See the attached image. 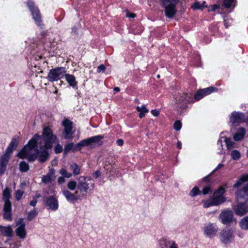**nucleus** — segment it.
<instances>
[{"mask_svg":"<svg viewBox=\"0 0 248 248\" xmlns=\"http://www.w3.org/2000/svg\"><path fill=\"white\" fill-rule=\"evenodd\" d=\"M41 140L39 135H35L17 154V156L21 159L27 158L30 161H33L38 157L41 162H45L48 159V153L43 148Z\"/></svg>","mask_w":248,"mask_h":248,"instance_id":"f257e3e1","label":"nucleus"},{"mask_svg":"<svg viewBox=\"0 0 248 248\" xmlns=\"http://www.w3.org/2000/svg\"><path fill=\"white\" fill-rule=\"evenodd\" d=\"M237 200L239 204L234 209L235 214L242 216L248 212V208L245 203L248 202V184L236 193Z\"/></svg>","mask_w":248,"mask_h":248,"instance_id":"f03ea898","label":"nucleus"},{"mask_svg":"<svg viewBox=\"0 0 248 248\" xmlns=\"http://www.w3.org/2000/svg\"><path fill=\"white\" fill-rule=\"evenodd\" d=\"M41 138L42 145H43V148L47 151V149H51L52 144L55 143L57 140V137L53 134L51 129L48 127H45L43 129Z\"/></svg>","mask_w":248,"mask_h":248,"instance_id":"7ed1b4c3","label":"nucleus"},{"mask_svg":"<svg viewBox=\"0 0 248 248\" xmlns=\"http://www.w3.org/2000/svg\"><path fill=\"white\" fill-rule=\"evenodd\" d=\"M180 0H160V4L164 9L166 16L172 18L177 12L176 5Z\"/></svg>","mask_w":248,"mask_h":248,"instance_id":"20e7f679","label":"nucleus"},{"mask_svg":"<svg viewBox=\"0 0 248 248\" xmlns=\"http://www.w3.org/2000/svg\"><path fill=\"white\" fill-rule=\"evenodd\" d=\"M90 179L84 176H80L78 181V187L76 191H78L81 198L84 197L89 191L90 187H93V184L90 183Z\"/></svg>","mask_w":248,"mask_h":248,"instance_id":"39448f33","label":"nucleus"},{"mask_svg":"<svg viewBox=\"0 0 248 248\" xmlns=\"http://www.w3.org/2000/svg\"><path fill=\"white\" fill-rule=\"evenodd\" d=\"M103 137L101 135L93 136L80 141L77 144V147L89 146L91 148H94L96 146H100L102 144L101 141Z\"/></svg>","mask_w":248,"mask_h":248,"instance_id":"423d86ee","label":"nucleus"},{"mask_svg":"<svg viewBox=\"0 0 248 248\" xmlns=\"http://www.w3.org/2000/svg\"><path fill=\"white\" fill-rule=\"evenodd\" d=\"M66 73L64 67H58L50 70L48 74L47 78L49 81L53 82L62 78Z\"/></svg>","mask_w":248,"mask_h":248,"instance_id":"0eeeda50","label":"nucleus"},{"mask_svg":"<svg viewBox=\"0 0 248 248\" xmlns=\"http://www.w3.org/2000/svg\"><path fill=\"white\" fill-rule=\"evenodd\" d=\"M192 94L191 93H183L179 94L175 97V104L176 108L184 107L185 104L187 102H190V99L192 98Z\"/></svg>","mask_w":248,"mask_h":248,"instance_id":"6e6552de","label":"nucleus"},{"mask_svg":"<svg viewBox=\"0 0 248 248\" xmlns=\"http://www.w3.org/2000/svg\"><path fill=\"white\" fill-rule=\"evenodd\" d=\"M62 125L64 127L63 136L66 139H72L73 133L72 130V122L68 119H65L62 122Z\"/></svg>","mask_w":248,"mask_h":248,"instance_id":"1a4fd4ad","label":"nucleus"},{"mask_svg":"<svg viewBox=\"0 0 248 248\" xmlns=\"http://www.w3.org/2000/svg\"><path fill=\"white\" fill-rule=\"evenodd\" d=\"M17 228L15 230V232L17 236L21 239H24L27 235L25 229V223L23 218H20L16 222Z\"/></svg>","mask_w":248,"mask_h":248,"instance_id":"9d476101","label":"nucleus"},{"mask_svg":"<svg viewBox=\"0 0 248 248\" xmlns=\"http://www.w3.org/2000/svg\"><path fill=\"white\" fill-rule=\"evenodd\" d=\"M27 3L35 22L38 25H40L41 20L39 10L34 6V3L32 1H29Z\"/></svg>","mask_w":248,"mask_h":248,"instance_id":"9b49d317","label":"nucleus"},{"mask_svg":"<svg viewBox=\"0 0 248 248\" xmlns=\"http://www.w3.org/2000/svg\"><path fill=\"white\" fill-rule=\"evenodd\" d=\"M219 217L221 222L224 224L230 223L233 217V213L231 210H223L220 214Z\"/></svg>","mask_w":248,"mask_h":248,"instance_id":"f8f14e48","label":"nucleus"},{"mask_svg":"<svg viewBox=\"0 0 248 248\" xmlns=\"http://www.w3.org/2000/svg\"><path fill=\"white\" fill-rule=\"evenodd\" d=\"M62 193L66 200L69 202H74L81 198L78 193V191H76L74 193H72L67 190H65L63 191Z\"/></svg>","mask_w":248,"mask_h":248,"instance_id":"ddd939ff","label":"nucleus"},{"mask_svg":"<svg viewBox=\"0 0 248 248\" xmlns=\"http://www.w3.org/2000/svg\"><path fill=\"white\" fill-rule=\"evenodd\" d=\"M245 117L242 113L234 112L232 113L230 122L232 124H238L244 122Z\"/></svg>","mask_w":248,"mask_h":248,"instance_id":"4468645a","label":"nucleus"},{"mask_svg":"<svg viewBox=\"0 0 248 248\" xmlns=\"http://www.w3.org/2000/svg\"><path fill=\"white\" fill-rule=\"evenodd\" d=\"M161 248H178L177 244L172 240L167 238H162L159 241Z\"/></svg>","mask_w":248,"mask_h":248,"instance_id":"2eb2a0df","label":"nucleus"},{"mask_svg":"<svg viewBox=\"0 0 248 248\" xmlns=\"http://www.w3.org/2000/svg\"><path fill=\"white\" fill-rule=\"evenodd\" d=\"M216 223H209L203 228L204 234L211 238L216 233Z\"/></svg>","mask_w":248,"mask_h":248,"instance_id":"dca6fc26","label":"nucleus"},{"mask_svg":"<svg viewBox=\"0 0 248 248\" xmlns=\"http://www.w3.org/2000/svg\"><path fill=\"white\" fill-rule=\"evenodd\" d=\"M11 155L5 154L1 157L0 159V174L2 175L4 173L6 170V166L8 164L9 159L10 158Z\"/></svg>","mask_w":248,"mask_h":248,"instance_id":"f3484780","label":"nucleus"},{"mask_svg":"<svg viewBox=\"0 0 248 248\" xmlns=\"http://www.w3.org/2000/svg\"><path fill=\"white\" fill-rule=\"evenodd\" d=\"M232 237V232L229 228H226L220 234V239L224 243H228Z\"/></svg>","mask_w":248,"mask_h":248,"instance_id":"a211bd4d","label":"nucleus"},{"mask_svg":"<svg viewBox=\"0 0 248 248\" xmlns=\"http://www.w3.org/2000/svg\"><path fill=\"white\" fill-rule=\"evenodd\" d=\"M225 188L223 186L218 188V205L223 203L227 201V198L225 196Z\"/></svg>","mask_w":248,"mask_h":248,"instance_id":"6ab92c4d","label":"nucleus"},{"mask_svg":"<svg viewBox=\"0 0 248 248\" xmlns=\"http://www.w3.org/2000/svg\"><path fill=\"white\" fill-rule=\"evenodd\" d=\"M18 144V138H13L8 147L6 150L5 153L7 154H8L11 155V154L13 153V151L15 150Z\"/></svg>","mask_w":248,"mask_h":248,"instance_id":"aec40b11","label":"nucleus"},{"mask_svg":"<svg viewBox=\"0 0 248 248\" xmlns=\"http://www.w3.org/2000/svg\"><path fill=\"white\" fill-rule=\"evenodd\" d=\"M46 203L49 208L53 210H55L58 208V202L53 196H50L48 198Z\"/></svg>","mask_w":248,"mask_h":248,"instance_id":"412c9836","label":"nucleus"},{"mask_svg":"<svg viewBox=\"0 0 248 248\" xmlns=\"http://www.w3.org/2000/svg\"><path fill=\"white\" fill-rule=\"evenodd\" d=\"M0 235L7 237H12L13 235V229L10 226L6 227L0 226Z\"/></svg>","mask_w":248,"mask_h":248,"instance_id":"4be33fe9","label":"nucleus"},{"mask_svg":"<svg viewBox=\"0 0 248 248\" xmlns=\"http://www.w3.org/2000/svg\"><path fill=\"white\" fill-rule=\"evenodd\" d=\"M246 130L245 128L241 127L239 128L237 132L233 135V139L235 141H239L242 140L245 134H246Z\"/></svg>","mask_w":248,"mask_h":248,"instance_id":"5701e85b","label":"nucleus"},{"mask_svg":"<svg viewBox=\"0 0 248 248\" xmlns=\"http://www.w3.org/2000/svg\"><path fill=\"white\" fill-rule=\"evenodd\" d=\"M217 196L216 195V192H215L213 194V197L209 199L204 202L203 207L204 208H208L210 206L216 205L217 204Z\"/></svg>","mask_w":248,"mask_h":248,"instance_id":"b1692460","label":"nucleus"},{"mask_svg":"<svg viewBox=\"0 0 248 248\" xmlns=\"http://www.w3.org/2000/svg\"><path fill=\"white\" fill-rule=\"evenodd\" d=\"M136 110L140 112L139 117L140 118H142L144 117L145 114L149 112V110L146 108L145 105L137 106L136 107Z\"/></svg>","mask_w":248,"mask_h":248,"instance_id":"393cba45","label":"nucleus"},{"mask_svg":"<svg viewBox=\"0 0 248 248\" xmlns=\"http://www.w3.org/2000/svg\"><path fill=\"white\" fill-rule=\"evenodd\" d=\"M65 78L67 82L71 86L75 87L77 85L75 77L72 75L66 74Z\"/></svg>","mask_w":248,"mask_h":248,"instance_id":"a878e982","label":"nucleus"},{"mask_svg":"<svg viewBox=\"0 0 248 248\" xmlns=\"http://www.w3.org/2000/svg\"><path fill=\"white\" fill-rule=\"evenodd\" d=\"M81 147H77V144L74 145L73 143H70L66 145L64 147V152L65 153L69 152L70 151L73 150L74 151L77 150H80Z\"/></svg>","mask_w":248,"mask_h":248,"instance_id":"bb28decb","label":"nucleus"},{"mask_svg":"<svg viewBox=\"0 0 248 248\" xmlns=\"http://www.w3.org/2000/svg\"><path fill=\"white\" fill-rule=\"evenodd\" d=\"M248 181V174L243 175L237 180V181L234 184L233 187H238L245 182Z\"/></svg>","mask_w":248,"mask_h":248,"instance_id":"cd10ccee","label":"nucleus"},{"mask_svg":"<svg viewBox=\"0 0 248 248\" xmlns=\"http://www.w3.org/2000/svg\"><path fill=\"white\" fill-rule=\"evenodd\" d=\"M206 2L203 1L201 4L199 2H195L192 6L191 8L194 10H202L205 7H207V6L205 4Z\"/></svg>","mask_w":248,"mask_h":248,"instance_id":"c85d7f7f","label":"nucleus"},{"mask_svg":"<svg viewBox=\"0 0 248 248\" xmlns=\"http://www.w3.org/2000/svg\"><path fill=\"white\" fill-rule=\"evenodd\" d=\"M70 168L75 175H78L80 173V169L76 164H71L70 166Z\"/></svg>","mask_w":248,"mask_h":248,"instance_id":"c756f323","label":"nucleus"},{"mask_svg":"<svg viewBox=\"0 0 248 248\" xmlns=\"http://www.w3.org/2000/svg\"><path fill=\"white\" fill-rule=\"evenodd\" d=\"M241 227L244 230L248 229V217H246L241 219L240 221Z\"/></svg>","mask_w":248,"mask_h":248,"instance_id":"7c9ffc66","label":"nucleus"},{"mask_svg":"<svg viewBox=\"0 0 248 248\" xmlns=\"http://www.w3.org/2000/svg\"><path fill=\"white\" fill-rule=\"evenodd\" d=\"M11 198V191L8 188H5V189L3 192V198L4 201H9L10 198Z\"/></svg>","mask_w":248,"mask_h":248,"instance_id":"2f4dec72","label":"nucleus"},{"mask_svg":"<svg viewBox=\"0 0 248 248\" xmlns=\"http://www.w3.org/2000/svg\"><path fill=\"white\" fill-rule=\"evenodd\" d=\"M202 89H200L197 91V92L195 93L194 95V98L196 100H199L202 99L203 97L205 96Z\"/></svg>","mask_w":248,"mask_h":248,"instance_id":"473e14b6","label":"nucleus"},{"mask_svg":"<svg viewBox=\"0 0 248 248\" xmlns=\"http://www.w3.org/2000/svg\"><path fill=\"white\" fill-rule=\"evenodd\" d=\"M233 3V0H224L223 6L227 9L230 8L232 7H233L234 6Z\"/></svg>","mask_w":248,"mask_h":248,"instance_id":"72a5a7b5","label":"nucleus"},{"mask_svg":"<svg viewBox=\"0 0 248 248\" xmlns=\"http://www.w3.org/2000/svg\"><path fill=\"white\" fill-rule=\"evenodd\" d=\"M67 187L71 190H74L78 187V183L75 181H70L67 184Z\"/></svg>","mask_w":248,"mask_h":248,"instance_id":"f704fd0d","label":"nucleus"},{"mask_svg":"<svg viewBox=\"0 0 248 248\" xmlns=\"http://www.w3.org/2000/svg\"><path fill=\"white\" fill-rule=\"evenodd\" d=\"M216 88L213 87H210L202 89V90L204 93L205 96L211 94L212 93L216 91Z\"/></svg>","mask_w":248,"mask_h":248,"instance_id":"c9c22d12","label":"nucleus"},{"mask_svg":"<svg viewBox=\"0 0 248 248\" xmlns=\"http://www.w3.org/2000/svg\"><path fill=\"white\" fill-rule=\"evenodd\" d=\"M60 173L64 177L69 178L72 176V173L68 172L65 169H61Z\"/></svg>","mask_w":248,"mask_h":248,"instance_id":"e433bc0d","label":"nucleus"},{"mask_svg":"<svg viewBox=\"0 0 248 248\" xmlns=\"http://www.w3.org/2000/svg\"><path fill=\"white\" fill-rule=\"evenodd\" d=\"M19 167L20 170L23 172H25L27 171L29 169L28 164L24 161H22L20 163Z\"/></svg>","mask_w":248,"mask_h":248,"instance_id":"4c0bfd02","label":"nucleus"},{"mask_svg":"<svg viewBox=\"0 0 248 248\" xmlns=\"http://www.w3.org/2000/svg\"><path fill=\"white\" fill-rule=\"evenodd\" d=\"M53 173H54L53 171H52L51 174L49 173V174H47L46 175H45V176H43V177L42 178V182L45 183H48L49 182H51V175Z\"/></svg>","mask_w":248,"mask_h":248,"instance_id":"58836bf2","label":"nucleus"},{"mask_svg":"<svg viewBox=\"0 0 248 248\" xmlns=\"http://www.w3.org/2000/svg\"><path fill=\"white\" fill-rule=\"evenodd\" d=\"M231 156L234 160H238L240 157V154L237 150H233L231 154Z\"/></svg>","mask_w":248,"mask_h":248,"instance_id":"ea45409f","label":"nucleus"},{"mask_svg":"<svg viewBox=\"0 0 248 248\" xmlns=\"http://www.w3.org/2000/svg\"><path fill=\"white\" fill-rule=\"evenodd\" d=\"M226 146L228 149L234 147L235 143L229 138H227L225 140Z\"/></svg>","mask_w":248,"mask_h":248,"instance_id":"a19ab883","label":"nucleus"},{"mask_svg":"<svg viewBox=\"0 0 248 248\" xmlns=\"http://www.w3.org/2000/svg\"><path fill=\"white\" fill-rule=\"evenodd\" d=\"M201 193L200 190L197 187H194L190 191V195L191 197H194Z\"/></svg>","mask_w":248,"mask_h":248,"instance_id":"79ce46f5","label":"nucleus"},{"mask_svg":"<svg viewBox=\"0 0 248 248\" xmlns=\"http://www.w3.org/2000/svg\"><path fill=\"white\" fill-rule=\"evenodd\" d=\"M3 217L7 220H11L12 218L11 211H4Z\"/></svg>","mask_w":248,"mask_h":248,"instance_id":"37998d69","label":"nucleus"},{"mask_svg":"<svg viewBox=\"0 0 248 248\" xmlns=\"http://www.w3.org/2000/svg\"><path fill=\"white\" fill-rule=\"evenodd\" d=\"M3 210L4 211L11 210V203L10 201H5Z\"/></svg>","mask_w":248,"mask_h":248,"instance_id":"c03bdc74","label":"nucleus"},{"mask_svg":"<svg viewBox=\"0 0 248 248\" xmlns=\"http://www.w3.org/2000/svg\"><path fill=\"white\" fill-rule=\"evenodd\" d=\"M37 215V212L35 210L31 211L28 214V219L30 220L32 219Z\"/></svg>","mask_w":248,"mask_h":248,"instance_id":"a18cd8bd","label":"nucleus"},{"mask_svg":"<svg viewBox=\"0 0 248 248\" xmlns=\"http://www.w3.org/2000/svg\"><path fill=\"white\" fill-rule=\"evenodd\" d=\"M174 128L177 130L178 131L180 130L182 127V123L180 121H176L173 124Z\"/></svg>","mask_w":248,"mask_h":248,"instance_id":"49530a36","label":"nucleus"},{"mask_svg":"<svg viewBox=\"0 0 248 248\" xmlns=\"http://www.w3.org/2000/svg\"><path fill=\"white\" fill-rule=\"evenodd\" d=\"M24 193V191L20 190H18L16 192V198L17 200H19L23 194Z\"/></svg>","mask_w":248,"mask_h":248,"instance_id":"de8ad7c7","label":"nucleus"},{"mask_svg":"<svg viewBox=\"0 0 248 248\" xmlns=\"http://www.w3.org/2000/svg\"><path fill=\"white\" fill-rule=\"evenodd\" d=\"M55 152L56 153H61L62 151V147L60 144H57L55 148Z\"/></svg>","mask_w":248,"mask_h":248,"instance_id":"09e8293b","label":"nucleus"},{"mask_svg":"<svg viewBox=\"0 0 248 248\" xmlns=\"http://www.w3.org/2000/svg\"><path fill=\"white\" fill-rule=\"evenodd\" d=\"M211 187L209 186H206L204 187L203 189L202 192L203 195H206L209 194L211 192Z\"/></svg>","mask_w":248,"mask_h":248,"instance_id":"8fccbe9b","label":"nucleus"},{"mask_svg":"<svg viewBox=\"0 0 248 248\" xmlns=\"http://www.w3.org/2000/svg\"><path fill=\"white\" fill-rule=\"evenodd\" d=\"M105 69H106V67L105 66V65L103 64H101L97 67V72H98V73H100L102 72H104L105 71Z\"/></svg>","mask_w":248,"mask_h":248,"instance_id":"3c124183","label":"nucleus"},{"mask_svg":"<svg viewBox=\"0 0 248 248\" xmlns=\"http://www.w3.org/2000/svg\"><path fill=\"white\" fill-rule=\"evenodd\" d=\"M151 113L154 116H158L159 114V111L157 109L153 110L151 111Z\"/></svg>","mask_w":248,"mask_h":248,"instance_id":"603ef678","label":"nucleus"},{"mask_svg":"<svg viewBox=\"0 0 248 248\" xmlns=\"http://www.w3.org/2000/svg\"><path fill=\"white\" fill-rule=\"evenodd\" d=\"M217 7V6L216 4L211 5L210 7L208 8V11L209 12L212 11H214L216 9Z\"/></svg>","mask_w":248,"mask_h":248,"instance_id":"864d4df0","label":"nucleus"},{"mask_svg":"<svg viewBox=\"0 0 248 248\" xmlns=\"http://www.w3.org/2000/svg\"><path fill=\"white\" fill-rule=\"evenodd\" d=\"M37 202V201L36 200V198L35 197H34L33 200H32L30 202V205H31L32 206H35Z\"/></svg>","mask_w":248,"mask_h":248,"instance_id":"5fc2aeb1","label":"nucleus"},{"mask_svg":"<svg viewBox=\"0 0 248 248\" xmlns=\"http://www.w3.org/2000/svg\"><path fill=\"white\" fill-rule=\"evenodd\" d=\"M58 182L59 184L63 183L65 182L64 177L63 176L59 177L58 178Z\"/></svg>","mask_w":248,"mask_h":248,"instance_id":"6e6d98bb","label":"nucleus"},{"mask_svg":"<svg viewBox=\"0 0 248 248\" xmlns=\"http://www.w3.org/2000/svg\"><path fill=\"white\" fill-rule=\"evenodd\" d=\"M117 143L119 146H121L124 144V141L121 139H118L117 140Z\"/></svg>","mask_w":248,"mask_h":248,"instance_id":"4d7b16f0","label":"nucleus"},{"mask_svg":"<svg viewBox=\"0 0 248 248\" xmlns=\"http://www.w3.org/2000/svg\"><path fill=\"white\" fill-rule=\"evenodd\" d=\"M126 16L128 17H132L134 18L136 16V15L133 13H127Z\"/></svg>","mask_w":248,"mask_h":248,"instance_id":"13d9d810","label":"nucleus"},{"mask_svg":"<svg viewBox=\"0 0 248 248\" xmlns=\"http://www.w3.org/2000/svg\"><path fill=\"white\" fill-rule=\"evenodd\" d=\"M177 147L179 149H181V147H182V144H181V142L180 141H178L177 142Z\"/></svg>","mask_w":248,"mask_h":248,"instance_id":"bf43d9fd","label":"nucleus"},{"mask_svg":"<svg viewBox=\"0 0 248 248\" xmlns=\"http://www.w3.org/2000/svg\"><path fill=\"white\" fill-rule=\"evenodd\" d=\"M114 91L115 92H119L120 91V88L119 87H115L114 88Z\"/></svg>","mask_w":248,"mask_h":248,"instance_id":"052dcab7","label":"nucleus"},{"mask_svg":"<svg viewBox=\"0 0 248 248\" xmlns=\"http://www.w3.org/2000/svg\"><path fill=\"white\" fill-rule=\"evenodd\" d=\"M224 166V165L223 164H219V165H218V170L220 168L223 167Z\"/></svg>","mask_w":248,"mask_h":248,"instance_id":"680f3d73","label":"nucleus"},{"mask_svg":"<svg viewBox=\"0 0 248 248\" xmlns=\"http://www.w3.org/2000/svg\"><path fill=\"white\" fill-rule=\"evenodd\" d=\"M98 173H99V172H98V171H96V172H95V173L94 174V176H95V177L96 178H97V177H98L99 176V175Z\"/></svg>","mask_w":248,"mask_h":248,"instance_id":"e2e57ef3","label":"nucleus"},{"mask_svg":"<svg viewBox=\"0 0 248 248\" xmlns=\"http://www.w3.org/2000/svg\"><path fill=\"white\" fill-rule=\"evenodd\" d=\"M40 197V194H38V195H37L35 197V198H36V199H37V198H39V197Z\"/></svg>","mask_w":248,"mask_h":248,"instance_id":"0e129e2a","label":"nucleus"},{"mask_svg":"<svg viewBox=\"0 0 248 248\" xmlns=\"http://www.w3.org/2000/svg\"><path fill=\"white\" fill-rule=\"evenodd\" d=\"M157 78H160V75H158L157 76Z\"/></svg>","mask_w":248,"mask_h":248,"instance_id":"69168bd1","label":"nucleus"},{"mask_svg":"<svg viewBox=\"0 0 248 248\" xmlns=\"http://www.w3.org/2000/svg\"><path fill=\"white\" fill-rule=\"evenodd\" d=\"M207 178V177L204 178V180H205Z\"/></svg>","mask_w":248,"mask_h":248,"instance_id":"338daca9","label":"nucleus"},{"mask_svg":"<svg viewBox=\"0 0 248 248\" xmlns=\"http://www.w3.org/2000/svg\"><path fill=\"white\" fill-rule=\"evenodd\" d=\"M247 123H248V121L247 122Z\"/></svg>","mask_w":248,"mask_h":248,"instance_id":"774afa93","label":"nucleus"}]
</instances>
